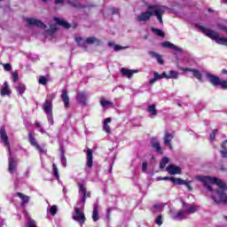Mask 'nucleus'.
Returning <instances> with one entry per match:
<instances>
[{
  "mask_svg": "<svg viewBox=\"0 0 227 227\" xmlns=\"http://www.w3.org/2000/svg\"><path fill=\"white\" fill-rule=\"evenodd\" d=\"M196 179L203 184L207 191L212 192L211 198L216 205L220 203L227 205V194L225 193L227 191L226 182L215 176H197Z\"/></svg>",
  "mask_w": 227,
  "mask_h": 227,
  "instance_id": "obj_1",
  "label": "nucleus"
},
{
  "mask_svg": "<svg viewBox=\"0 0 227 227\" xmlns=\"http://www.w3.org/2000/svg\"><path fill=\"white\" fill-rule=\"evenodd\" d=\"M198 29H200L203 35L207 36L208 38H211V40H214L219 45H226L227 46V37H219V34L217 32L207 28L200 24L195 25Z\"/></svg>",
  "mask_w": 227,
  "mask_h": 227,
  "instance_id": "obj_2",
  "label": "nucleus"
},
{
  "mask_svg": "<svg viewBox=\"0 0 227 227\" xmlns=\"http://www.w3.org/2000/svg\"><path fill=\"white\" fill-rule=\"evenodd\" d=\"M208 82L212 84L215 88H217L220 86L222 90H227V81L222 80L219 76L212 74H206Z\"/></svg>",
  "mask_w": 227,
  "mask_h": 227,
  "instance_id": "obj_3",
  "label": "nucleus"
},
{
  "mask_svg": "<svg viewBox=\"0 0 227 227\" xmlns=\"http://www.w3.org/2000/svg\"><path fill=\"white\" fill-rule=\"evenodd\" d=\"M82 37H75V42L77 43V44L79 45V47H86L85 43L87 45H101L102 44V41H100V39L95 37V36H90L88 37L85 42H82Z\"/></svg>",
  "mask_w": 227,
  "mask_h": 227,
  "instance_id": "obj_4",
  "label": "nucleus"
},
{
  "mask_svg": "<svg viewBox=\"0 0 227 227\" xmlns=\"http://www.w3.org/2000/svg\"><path fill=\"white\" fill-rule=\"evenodd\" d=\"M149 10H153V15L158 19L160 24H163L162 15L166 13V10H164V6L160 4H151V7Z\"/></svg>",
  "mask_w": 227,
  "mask_h": 227,
  "instance_id": "obj_5",
  "label": "nucleus"
},
{
  "mask_svg": "<svg viewBox=\"0 0 227 227\" xmlns=\"http://www.w3.org/2000/svg\"><path fill=\"white\" fill-rule=\"evenodd\" d=\"M43 111L47 114L49 121H54V117L52 116V98L45 99L43 104Z\"/></svg>",
  "mask_w": 227,
  "mask_h": 227,
  "instance_id": "obj_6",
  "label": "nucleus"
},
{
  "mask_svg": "<svg viewBox=\"0 0 227 227\" xmlns=\"http://www.w3.org/2000/svg\"><path fill=\"white\" fill-rule=\"evenodd\" d=\"M152 4L147 6V11L145 12H141L137 17V22H148L152 17H153V9H150Z\"/></svg>",
  "mask_w": 227,
  "mask_h": 227,
  "instance_id": "obj_7",
  "label": "nucleus"
},
{
  "mask_svg": "<svg viewBox=\"0 0 227 227\" xmlns=\"http://www.w3.org/2000/svg\"><path fill=\"white\" fill-rule=\"evenodd\" d=\"M73 219L79 223L82 226L86 223V215L82 213L80 207H75L74 212L73 213Z\"/></svg>",
  "mask_w": 227,
  "mask_h": 227,
  "instance_id": "obj_8",
  "label": "nucleus"
},
{
  "mask_svg": "<svg viewBox=\"0 0 227 227\" xmlns=\"http://www.w3.org/2000/svg\"><path fill=\"white\" fill-rule=\"evenodd\" d=\"M0 137L4 145L7 146L10 155H12V146H10V139L8 138V134L6 133V129L4 128V126H2L0 128Z\"/></svg>",
  "mask_w": 227,
  "mask_h": 227,
  "instance_id": "obj_9",
  "label": "nucleus"
},
{
  "mask_svg": "<svg viewBox=\"0 0 227 227\" xmlns=\"http://www.w3.org/2000/svg\"><path fill=\"white\" fill-rule=\"evenodd\" d=\"M25 20L27 26H29L30 27L32 26H35V27H43V29H45V27H47V25L42 22V20H36L35 18H27Z\"/></svg>",
  "mask_w": 227,
  "mask_h": 227,
  "instance_id": "obj_10",
  "label": "nucleus"
},
{
  "mask_svg": "<svg viewBox=\"0 0 227 227\" xmlns=\"http://www.w3.org/2000/svg\"><path fill=\"white\" fill-rule=\"evenodd\" d=\"M77 185L82 192V197L81 199L82 203L84 205L86 203L87 198H91V192H88V190L85 188L84 184L81 183H77Z\"/></svg>",
  "mask_w": 227,
  "mask_h": 227,
  "instance_id": "obj_11",
  "label": "nucleus"
},
{
  "mask_svg": "<svg viewBox=\"0 0 227 227\" xmlns=\"http://www.w3.org/2000/svg\"><path fill=\"white\" fill-rule=\"evenodd\" d=\"M175 139V135L165 131V136L163 137V143L169 148V150H173V145H171V141Z\"/></svg>",
  "mask_w": 227,
  "mask_h": 227,
  "instance_id": "obj_12",
  "label": "nucleus"
},
{
  "mask_svg": "<svg viewBox=\"0 0 227 227\" xmlns=\"http://www.w3.org/2000/svg\"><path fill=\"white\" fill-rule=\"evenodd\" d=\"M166 171L168 173V175H182V168L178 166H175L173 164L168 165L166 168Z\"/></svg>",
  "mask_w": 227,
  "mask_h": 227,
  "instance_id": "obj_13",
  "label": "nucleus"
},
{
  "mask_svg": "<svg viewBox=\"0 0 227 227\" xmlns=\"http://www.w3.org/2000/svg\"><path fill=\"white\" fill-rule=\"evenodd\" d=\"M17 166H18V162L15 160V158L10 156L8 171L9 173H11V175H13V173H17Z\"/></svg>",
  "mask_w": 227,
  "mask_h": 227,
  "instance_id": "obj_14",
  "label": "nucleus"
},
{
  "mask_svg": "<svg viewBox=\"0 0 227 227\" xmlns=\"http://www.w3.org/2000/svg\"><path fill=\"white\" fill-rule=\"evenodd\" d=\"M76 100L78 104H81L82 106L87 105L88 97L86 96V91L82 90L78 91V94L76 96Z\"/></svg>",
  "mask_w": 227,
  "mask_h": 227,
  "instance_id": "obj_15",
  "label": "nucleus"
},
{
  "mask_svg": "<svg viewBox=\"0 0 227 227\" xmlns=\"http://www.w3.org/2000/svg\"><path fill=\"white\" fill-rule=\"evenodd\" d=\"M60 98L64 104V107H66V109H68L70 107V98L68 97V91L65 90H62Z\"/></svg>",
  "mask_w": 227,
  "mask_h": 227,
  "instance_id": "obj_16",
  "label": "nucleus"
},
{
  "mask_svg": "<svg viewBox=\"0 0 227 227\" xmlns=\"http://www.w3.org/2000/svg\"><path fill=\"white\" fill-rule=\"evenodd\" d=\"M163 49H171L172 51H176V52H182V48L171 43L169 41H165L161 43Z\"/></svg>",
  "mask_w": 227,
  "mask_h": 227,
  "instance_id": "obj_17",
  "label": "nucleus"
},
{
  "mask_svg": "<svg viewBox=\"0 0 227 227\" xmlns=\"http://www.w3.org/2000/svg\"><path fill=\"white\" fill-rule=\"evenodd\" d=\"M87 168L91 169L93 168V151L90 148H87Z\"/></svg>",
  "mask_w": 227,
  "mask_h": 227,
  "instance_id": "obj_18",
  "label": "nucleus"
},
{
  "mask_svg": "<svg viewBox=\"0 0 227 227\" xmlns=\"http://www.w3.org/2000/svg\"><path fill=\"white\" fill-rule=\"evenodd\" d=\"M0 95L2 97H10V95H12V90H10V85H8V82H4V85L0 91Z\"/></svg>",
  "mask_w": 227,
  "mask_h": 227,
  "instance_id": "obj_19",
  "label": "nucleus"
},
{
  "mask_svg": "<svg viewBox=\"0 0 227 227\" xmlns=\"http://www.w3.org/2000/svg\"><path fill=\"white\" fill-rule=\"evenodd\" d=\"M137 70H130V69H127L125 67H122L121 69V74L123 77H128V79H130V77H132V75H134V74H137Z\"/></svg>",
  "mask_w": 227,
  "mask_h": 227,
  "instance_id": "obj_20",
  "label": "nucleus"
},
{
  "mask_svg": "<svg viewBox=\"0 0 227 227\" xmlns=\"http://www.w3.org/2000/svg\"><path fill=\"white\" fill-rule=\"evenodd\" d=\"M16 196H18V198H20V200H21V207H24V205H27V203H29V196L20 192H18L16 193Z\"/></svg>",
  "mask_w": 227,
  "mask_h": 227,
  "instance_id": "obj_21",
  "label": "nucleus"
},
{
  "mask_svg": "<svg viewBox=\"0 0 227 227\" xmlns=\"http://www.w3.org/2000/svg\"><path fill=\"white\" fill-rule=\"evenodd\" d=\"M149 56L154 58L159 65H164V59H162V56L155 51H149Z\"/></svg>",
  "mask_w": 227,
  "mask_h": 227,
  "instance_id": "obj_22",
  "label": "nucleus"
},
{
  "mask_svg": "<svg viewBox=\"0 0 227 227\" xmlns=\"http://www.w3.org/2000/svg\"><path fill=\"white\" fill-rule=\"evenodd\" d=\"M152 147L155 150V152H157L160 155H162V153H164L162 152V146L160 145V143L158 140L152 142Z\"/></svg>",
  "mask_w": 227,
  "mask_h": 227,
  "instance_id": "obj_23",
  "label": "nucleus"
},
{
  "mask_svg": "<svg viewBox=\"0 0 227 227\" xmlns=\"http://www.w3.org/2000/svg\"><path fill=\"white\" fill-rule=\"evenodd\" d=\"M54 20L58 26H62V27H65V29H70V25L67 20H61L59 18H55Z\"/></svg>",
  "mask_w": 227,
  "mask_h": 227,
  "instance_id": "obj_24",
  "label": "nucleus"
},
{
  "mask_svg": "<svg viewBox=\"0 0 227 227\" xmlns=\"http://www.w3.org/2000/svg\"><path fill=\"white\" fill-rule=\"evenodd\" d=\"M100 219V215H98V204H94L93 211H92V220L94 223H97Z\"/></svg>",
  "mask_w": 227,
  "mask_h": 227,
  "instance_id": "obj_25",
  "label": "nucleus"
},
{
  "mask_svg": "<svg viewBox=\"0 0 227 227\" xmlns=\"http://www.w3.org/2000/svg\"><path fill=\"white\" fill-rule=\"evenodd\" d=\"M226 145H227V139L224 140L222 145H221V151H220V153L223 157V159H227V147H226Z\"/></svg>",
  "mask_w": 227,
  "mask_h": 227,
  "instance_id": "obj_26",
  "label": "nucleus"
},
{
  "mask_svg": "<svg viewBox=\"0 0 227 227\" xmlns=\"http://www.w3.org/2000/svg\"><path fill=\"white\" fill-rule=\"evenodd\" d=\"M170 182L174 184V185H184V184H185V180L182 178H176L175 176H170Z\"/></svg>",
  "mask_w": 227,
  "mask_h": 227,
  "instance_id": "obj_27",
  "label": "nucleus"
},
{
  "mask_svg": "<svg viewBox=\"0 0 227 227\" xmlns=\"http://www.w3.org/2000/svg\"><path fill=\"white\" fill-rule=\"evenodd\" d=\"M27 137H28V141H29L31 146H35V148H36V146H38V142L36 141V138H35V137H33V134L28 133Z\"/></svg>",
  "mask_w": 227,
  "mask_h": 227,
  "instance_id": "obj_28",
  "label": "nucleus"
},
{
  "mask_svg": "<svg viewBox=\"0 0 227 227\" xmlns=\"http://www.w3.org/2000/svg\"><path fill=\"white\" fill-rule=\"evenodd\" d=\"M151 31L153 33H154V35H156V36H160V38H164V36H166V34H164V32L162 30H160V28L152 27Z\"/></svg>",
  "mask_w": 227,
  "mask_h": 227,
  "instance_id": "obj_29",
  "label": "nucleus"
},
{
  "mask_svg": "<svg viewBox=\"0 0 227 227\" xmlns=\"http://www.w3.org/2000/svg\"><path fill=\"white\" fill-rule=\"evenodd\" d=\"M17 90H18V92L20 95V97H22V95H24V93H26V90H27L26 84L19 83L17 86Z\"/></svg>",
  "mask_w": 227,
  "mask_h": 227,
  "instance_id": "obj_30",
  "label": "nucleus"
},
{
  "mask_svg": "<svg viewBox=\"0 0 227 227\" xmlns=\"http://www.w3.org/2000/svg\"><path fill=\"white\" fill-rule=\"evenodd\" d=\"M162 79V76L161 74H159L158 72H154L153 74V78H152L150 81H149V84H154V82H156L157 81Z\"/></svg>",
  "mask_w": 227,
  "mask_h": 227,
  "instance_id": "obj_31",
  "label": "nucleus"
},
{
  "mask_svg": "<svg viewBox=\"0 0 227 227\" xmlns=\"http://www.w3.org/2000/svg\"><path fill=\"white\" fill-rule=\"evenodd\" d=\"M147 111L152 114V116H157V108L155 105H150L147 108Z\"/></svg>",
  "mask_w": 227,
  "mask_h": 227,
  "instance_id": "obj_32",
  "label": "nucleus"
},
{
  "mask_svg": "<svg viewBox=\"0 0 227 227\" xmlns=\"http://www.w3.org/2000/svg\"><path fill=\"white\" fill-rule=\"evenodd\" d=\"M168 163H169V158L163 157L160 162V169H164V168H166V164H168Z\"/></svg>",
  "mask_w": 227,
  "mask_h": 227,
  "instance_id": "obj_33",
  "label": "nucleus"
},
{
  "mask_svg": "<svg viewBox=\"0 0 227 227\" xmlns=\"http://www.w3.org/2000/svg\"><path fill=\"white\" fill-rule=\"evenodd\" d=\"M56 31H58V27L55 25H51L50 29L46 30V33L52 36V35L56 34Z\"/></svg>",
  "mask_w": 227,
  "mask_h": 227,
  "instance_id": "obj_34",
  "label": "nucleus"
},
{
  "mask_svg": "<svg viewBox=\"0 0 227 227\" xmlns=\"http://www.w3.org/2000/svg\"><path fill=\"white\" fill-rule=\"evenodd\" d=\"M172 219H185V215H184V211L180 210L177 213H176L173 216Z\"/></svg>",
  "mask_w": 227,
  "mask_h": 227,
  "instance_id": "obj_35",
  "label": "nucleus"
},
{
  "mask_svg": "<svg viewBox=\"0 0 227 227\" xmlns=\"http://www.w3.org/2000/svg\"><path fill=\"white\" fill-rule=\"evenodd\" d=\"M192 74H193V77H195V79H198V81H201L203 75L198 69H193Z\"/></svg>",
  "mask_w": 227,
  "mask_h": 227,
  "instance_id": "obj_36",
  "label": "nucleus"
},
{
  "mask_svg": "<svg viewBox=\"0 0 227 227\" xmlns=\"http://www.w3.org/2000/svg\"><path fill=\"white\" fill-rule=\"evenodd\" d=\"M52 172L57 180H59V174L58 171V166H56V163L52 164Z\"/></svg>",
  "mask_w": 227,
  "mask_h": 227,
  "instance_id": "obj_37",
  "label": "nucleus"
},
{
  "mask_svg": "<svg viewBox=\"0 0 227 227\" xmlns=\"http://www.w3.org/2000/svg\"><path fill=\"white\" fill-rule=\"evenodd\" d=\"M100 105L102 106V107H107V106H113V102L101 98Z\"/></svg>",
  "mask_w": 227,
  "mask_h": 227,
  "instance_id": "obj_38",
  "label": "nucleus"
},
{
  "mask_svg": "<svg viewBox=\"0 0 227 227\" xmlns=\"http://www.w3.org/2000/svg\"><path fill=\"white\" fill-rule=\"evenodd\" d=\"M169 79H178V71H169Z\"/></svg>",
  "mask_w": 227,
  "mask_h": 227,
  "instance_id": "obj_39",
  "label": "nucleus"
},
{
  "mask_svg": "<svg viewBox=\"0 0 227 227\" xmlns=\"http://www.w3.org/2000/svg\"><path fill=\"white\" fill-rule=\"evenodd\" d=\"M68 4H70V6H72L73 8H78V9L82 8V5H81V3L69 1Z\"/></svg>",
  "mask_w": 227,
  "mask_h": 227,
  "instance_id": "obj_40",
  "label": "nucleus"
},
{
  "mask_svg": "<svg viewBox=\"0 0 227 227\" xmlns=\"http://www.w3.org/2000/svg\"><path fill=\"white\" fill-rule=\"evenodd\" d=\"M186 212L188 214H195V212H198V207L191 206L188 209H186Z\"/></svg>",
  "mask_w": 227,
  "mask_h": 227,
  "instance_id": "obj_41",
  "label": "nucleus"
},
{
  "mask_svg": "<svg viewBox=\"0 0 227 227\" xmlns=\"http://www.w3.org/2000/svg\"><path fill=\"white\" fill-rule=\"evenodd\" d=\"M50 214L51 215H56V214H58V206L53 205L50 207Z\"/></svg>",
  "mask_w": 227,
  "mask_h": 227,
  "instance_id": "obj_42",
  "label": "nucleus"
},
{
  "mask_svg": "<svg viewBox=\"0 0 227 227\" xmlns=\"http://www.w3.org/2000/svg\"><path fill=\"white\" fill-rule=\"evenodd\" d=\"M39 84H43V86H45V84H47V78L43 75H41L39 77Z\"/></svg>",
  "mask_w": 227,
  "mask_h": 227,
  "instance_id": "obj_43",
  "label": "nucleus"
},
{
  "mask_svg": "<svg viewBox=\"0 0 227 227\" xmlns=\"http://www.w3.org/2000/svg\"><path fill=\"white\" fill-rule=\"evenodd\" d=\"M3 67H4V70H5V72H12V64L10 63L3 64Z\"/></svg>",
  "mask_w": 227,
  "mask_h": 227,
  "instance_id": "obj_44",
  "label": "nucleus"
},
{
  "mask_svg": "<svg viewBox=\"0 0 227 227\" xmlns=\"http://www.w3.org/2000/svg\"><path fill=\"white\" fill-rule=\"evenodd\" d=\"M103 130H105L106 134H111V126H109V124H103Z\"/></svg>",
  "mask_w": 227,
  "mask_h": 227,
  "instance_id": "obj_45",
  "label": "nucleus"
},
{
  "mask_svg": "<svg viewBox=\"0 0 227 227\" xmlns=\"http://www.w3.org/2000/svg\"><path fill=\"white\" fill-rule=\"evenodd\" d=\"M216 134H217V129H213V131L209 135L211 141H215Z\"/></svg>",
  "mask_w": 227,
  "mask_h": 227,
  "instance_id": "obj_46",
  "label": "nucleus"
},
{
  "mask_svg": "<svg viewBox=\"0 0 227 227\" xmlns=\"http://www.w3.org/2000/svg\"><path fill=\"white\" fill-rule=\"evenodd\" d=\"M155 223L158 224L159 226L162 225V215H160L157 216Z\"/></svg>",
  "mask_w": 227,
  "mask_h": 227,
  "instance_id": "obj_47",
  "label": "nucleus"
},
{
  "mask_svg": "<svg viewBox=\"0 0 227 227\" xmlns=\"http://www.w3.org/2000/svg\"><path fill=\"white\" fill-rule=\"evenodd\" d=\"M146 169H148V162L144 161L142 163V171H143V173H145L146 171Z\"/></svg>",
  "mask_w": 227,
  "mask_h": 227,
  "instance_id": "obj_48",
  "label": "nucleus"
},
{
  "mask_svg": "<svg viewBox=\"0 0 227 227\" xmlns=\"http://www.w3.org/2000/svg\"><path fill=\"white\" fill-rule=\"evenodd\" d=\"M12 79H13V82H17V81H19V73L17 72L12 73Z\"/></svg>",
  "mask_w": 227,
  "mask_h": 227,
  "instance_id": "obj_49",
  "label": "nucleus"
},
{
  "mask_svg": "<svg viewBox=\"0 0 227 227\" xmlns=\"http://www.w3.org/2000/svg\"><path fill=\"white\" fill-rule=\"evenodd\" d=\"M184 185H185L188 191H192V187L191 186V181H184Z\"/></svg>",
  "mask_w": 227,
  "mask_h": 227,
  "instance_id": "obj_50",
  "label": "nucleus"
},
{
  "mask_svg": "<svg viewBox=\"0 0 227 227\" xmlns=\"http://www.w3.org/2000/svg\"><path fill=\"white\" fill-rule=\"evenodd\" d=\"M113 208L109 207L108 209H106V219L111 220V212H112Z\"/></svg>",
  "mask_w": 227,
  "mask_h": 227,
  "instance_id": "obj_51",
  "label": "nucleus"
},
{
  "mask_svg": "<svg viewBox=\"0 0 227 227\" xmlns=\"http://www.w3.org/2000/svg\"><path fill=\"white\" fill-rule=\"evenodd\" d=\"M35 148L38 150V152H40V153H45V150H43L40 145H38Z\"/></svg>",
  "mask_w": 227,
  "mask_h": 227,
  "instance_id": "obj_52",
  "label": "nucleus"
},
{
  "mask_svg": "<svg viewBox=\"0 0 227 227\" xmlns=\"http://www.w3.org/2000/svg\"><path fill=\"white\" fill-rule=\"evenodd\" d=\"M114 51H121L122 47L120 44H115L114 46Z\"/></svg>",
  "mask_w": 227,
  "mask_h": 227,
  "instance_id": "obj_53",
  "label": "nucleus"
},
{
  "mask_svg": "<svg viewBox=\"0 0 227 227\" xmlns=\"http://www.w3.org/2000/svg\"><path fill=\"white\" fill-rule=\"evenodd\" d=\"M160 75L161 79H169V75H168L166 72H163Z\"/></svg>",
  "mask_w": 227,
  "mask_h": 227,
  "instance_id": "obj_54",
  "label": "nucleus"
},
{
  "mask_svg": "<svg viewBox=\"0 0 227 227\" xmlns=\"http://www.w3.org/2000/svg\"><path fill=\"white\" fill-rule=\"evenodd\" d=\"M153 208H155V210H160V208H162V207H160L159 204H155L153 206Z\"/></svg>",
  "mask_w": 227,
  "mask_h": 227,
  "instance_id": "obj_55",
  "label": "nucleus"
},
{
  "mask_svg": "<svg viewBox=\"0 0 227 227\" xmlns=\"http://www.w3.org/2000/svg\"><path fill=\"white\" fill-rule=\"evenodd\" d=\"M111 121H112V120H111V118H106V120H105V121H104V124H108V123H111Z\"/></svg>",
  "mask_w": 227,
  "mask_h": 227,
  "instance_id": "obj_56",
  "label": "nucleus"
},
{
  "mask_svg": "<svg viewBox=\"0 0 227 227\" xmlns=\"http://www.w3.org/2000/svg\"><path fill=\"white\" fill-rule=\"evenodd\" d=\"M64 0H55V4H63Z\"/></svg>",
  "mask_w": 227,
  "mask_h": 227,
  "instance_id": "obj_57",
  "label": "nucleus"
},
{
  "mask_svg": "<svg viewBox=\"0 0 227 227\" xmlns=\"http://www.w3.org/2000/svg\"><path fill=\"white\" fill-rule=\"evenodd\" d=\"M162 180H165V181H168L169 180V182H171V177H168V176H164L161 178Z\"/></svg>",
  "mask_w": 227,
  "mask_h": 227,
  "instance_id": "obj_58",
  "label": "nucleus"
},
{
  "mask_svg": "<svg viewBox=\"0 0 227 227\" xmlns=\"http://www.w3.org/2000/svg\"><path fill=\"white\" fill-rule=\"evenodd\" d=\"M34 125H35V127H38V128L42 127V124L38 121L35 122Z\"/></svg>",
  "mask_w": 227,
  "mask_h": 227,
  "instance_id": "obj_59",
  "label": "nucleus"
},
{
  "mask_svg": "<svg viewBox=\"0 0 227 227\" xmlns=\"http://www.w3.org/2000/svg\"><path fill=\"white\" fill-rule=\"evenodd\" d=\"M192 70H194V69H192L191 67H187L184 69V72H192Z\"/></svg>",
  "mask_w": 227,
  "mask_h": 227,
  "instance_id": "obj_60",
  "label": "nucleus"
},
{
  "mask_svg": "<svg viewBox=\"0 0 227 227\" xmlns=\"http://www.w3.org/2000/svg\"><path fill=\"white\" fill-rule=\"evenodd\" d=\"M222 74L223 75H227V70L226 69H222Z\"/></svg>",
  "mask_w": 227,
  "mask_h": 227,
  "instance_id": "obj_61",
  "label": "nucleus"
},
{
  "mask_svg": "<svg viewBox=\"0 0 227 227\" xmlns=\"http://www.w3.org/2000/svg\"><path fill=\"white\" fill-rule=\"evenodd\" d=\"M108 45H109L110 47H113V45H114V43L113 42H109V43H108Z\"/></svg>",
  "mask_w": 227,
  "mask_h": 227,
  "instance_id": "obj_62",
  "label": "nucleus"
},
{
  "mask_svg": "<svg viewBox=\"0 0 227 227\" xmlns=\"http://www.w3.org/2000/svg\"><path fill=\"white\" fill-rule=\"evenodd\" d=\"M222 3H223V4H227V0H222Z\"/></svg>",
  "mask_w": 227,
  "mask_h": 227,
  "instance_id": "obj_63",
  "label": "nucleus"
},
{
  "mask_svg": "<svg viewBox=\"0 0 227 227\" xmlns=\"http://www.w3.org/2000/svg\"><path fill=\"white\" fill-rule=\"evenodd\" d=\"M119 12H120L119 10H116L114 12V13H119Z\"/></svg>",
  "mask_w": 227,
  "mask_h": 227,
  "instance_id": "obj_64",
  "label": "nucleus"
}]
</instances>
